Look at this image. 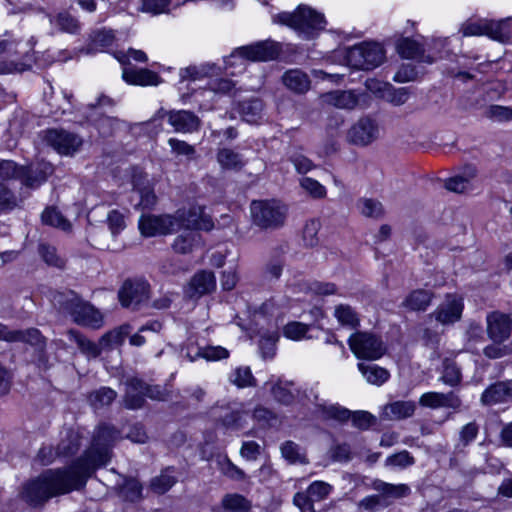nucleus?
Returning <instances> with one entry per match:
<instances>
[{"label": "nucleus", "instance_id": "72a5a7b5", "mask_svg": "<svg viewBox=\"0 0 512 512\" xmlns=\"http://www.w3.org/2000/svg\"><path fill=\"white\" fill-rule=\"evenodd\" d=\"M91 42L88 47L89 52L103 51L112 46L115 36L112 30L101 29L94 31L91 36Z\"/></svg>", "mask_w": 512, "mask_h": 512}, {"label": "nucleus", "instance_id": "c756f323", "mask_svg": "<svg viewBox=\"0 0 512 512\" xmlns=\"http://www.w3.org/2000/svg\"><path fill=\"white\" fill-rule=\"evenodd\" d=\"M49 20L52 25L64 33L77 34L81 30L79 20L67 11H62L55 16H50Z\"/></svg>", "mask_w": 512, "mask_h": 512}, {"label": "nucleus", "instance_id": "0eeeda50", "mask_svg": "<svg viewBox=\"0 0 512 512\" xmlns=\"http://www.w3.org/2000/svg\"><path fill=\"white\" fill-rule=\"evenodd\" d=\"M352 353L363 360H377L386 353V345L381 336L367 331H357L348 339Z\"/></svg>", "mask_w": 512, "mask_h": 512}, {"label": "nucleus", "instance_id": "1a4fd4ad", "mask_svg": "<svg viewBox=\"0 0 512 512\" xmlns=\"http://www.w3.org/2000/svg\"><path fill=\"white\" fill-rule=\"evenodd\" d=\"M118 298L124 308L139 310L148 303L150 285L143 279H127L118 291Z\"/></svg>", "mask_w": 512, "mask_h": 512}, {"label": "nucleus", "instance_id": "6e6552de", "mask_svg": "<svg viewBox=\"0 0 512 512\" xmlns=\"http://www.w3.org/2000/svg\"><path fill=\"white\" fill-rule=\"evenodd\" d=\"M385 58V51L378 43L363 42L357 44L347 51L346 59L349 66L371 70L378 67Z\"/></svg>", "mask_w": 512, "mask_h": 512}, {"label": "nucleus", "instance_id": "aec40b11", "mask_svg": "<svg viewBox=\"0 0 512 512\" xmlns=\"http://www.w3.org/2000/svg\"><path fill=\"white\" fill-rule=\"evenodd\" d=\"M373 489L379 492L387 502V507L392 505L396 500L407 497L411 493V489L406 484H390L381 480L373 482Z\"/></svg>", "mask_w": 512, "mask_h": 512}, {"label": "nucleus", "instance_id": "6e6d98bb", "mask_svg": "<svg viewBox=\"0 0 512 512\" xmlns=\"http://www.w3.org/2000/svg\"><path fill=\"white\" fill-rule=\"evenodd\" d=\"M18 206L17 197L5 184L0 182V214Z\"/></svg>", "mask_w": 512, "mask_h": 512}, {"label": "nucleus", "instance_id": "de8ad7c7", "mask_svg": "<svg viewBox=\"0 0 512 512\" xmlns=\"http://www.w3.org/2000/svg\"><path fill=\"white\" fill-rule=\"evenodd\" d=\"M199 235L193 232H187L176 237L173 243V249L180 254L192 252Z\"/></svg>", "mask_w": 512, "mask_h": 512}, {"label": "nucleus", "instance_id": "a19ab883", "mask_svg": "<svg viewBox=\"0 0 512 512\" xmlns=\"http://www.w3.org/2000/svg\"><path fill=\"white\" fill-rule=\"evenodd\" d=\"M396 47L400 56L406 59H416L424 52L422 44L410 38L399 39Z\"/></svg>", "mask_w": 512, "mask_h": 512}, {"label": "nucleus", "instance_id": "c03bdc74", "mask_svg": "<svg viewBox=\"0 0 512 512\" xmlns=\"http://www.w3.org/2000/svg\"><path fill=\"white\" fill-rule=\"evenodd\" d=\"M115 104L114 99L101 94L97 97L95 102L90 103L85 107V113H87L90 118H96L104 114L108 109L113 108Z\"/></svg>", "mask_w": 512, "mask_h": 512}, {"label": "nucleus", "instance_id": "603ef678", "mask_svg": "<svg viewBox=\"0 0 512 512\" xmlns=\"http://www.w3.org/2000/svg\"><path fill=\"white\" fill-rule=\"evenodd\" d=\"M321 224L316 219L306 222L303 229V241L307 247H315L319 243L318 232Z\"/></svg>", "mask_w": 512, "mask_h": 512}, {"label": "nucleus", "instance_id": "69168bd1", "mask_svg": "<svg viewBox=\"0 0 512 512\" xmlns=\"http://www.w3.org/2000/svg\"><path fill=\"white\" fill-rule=\"evenodd\" d=\"M330 457L335 462H349L352 459L351 447L347 443H336L331 446Z\"/></svg>", "mask_w": 512, "mask_h": 512}, {"label": "nucleus", "instance_id": "13d9d810", "mask_svg": "<svg viewBox=\"0 0 512 512\" xmlns=\"http://www.w3.org/2000/svg\"><path fill=\"white\" fill-rule=\"evenodd\" d=\"M332 491V486L324 481H314L307 488V493L315 502L326 499Z\"/></svg>", "mask_w": 512, "mask_h": 512}, {"label": "nucleus", "instance_id": "338daca9", "mask_svg": "<svg viewBox=\"0 0 512 512\" xmlns=\"http://www.w3.org/2000/svg\"><path fill=\"white\" fill-rule=\"evenodd\" d=\"M479 433V425L475 422H469L464 425L459 432V444L467 447L473 442Z\"/></svg>", "mask_w": 512, "mask_h": 512}, {"label": "nucleus", "instance_id": "423d86ee", "mask_svg": "<svg viewBox=\"0 0 512 512\" xmlns=\"http://www.w3.org/2000/svg\"><path fill=\"white\" fill-rule=\"evenodd\" d=\"M280 52V47L273 41H261L252 45L235 49L229 57L225 58L226 69L239 61L240 71L244 69L245 60L269 61L275 59Z\"/></svg>", "mask_w": 512, "mask_h": 512}, {"label": "nucleus", "instance_id": "e2e57ef3", "mask_svg": "<svg viewBox=\"0 0 512 512\" xmlns=\"http://www.w3.org/2000/svg\"><path fill=\"white\" fill-rule=\"evenodd\" d=\"M300 185L313 198L319 199L325 197L326 195L325 187L313 178H302Z\"/></svg>", "mask_w": 512, "mask_h": 512}, {"label": "nucleus", "instance_id": "dca6fc26", "mask_svg": "<svg viewBox=\"0 0 512 512\" xmlns=\"http://www.w3.org/2000/svg\"><path fill=\"white\" fill-rule=\"evenodd\" d=\"M53 173V166L48 162H38L28 167H21L20 180L29 188H37Z\"/></svg>", "mask_w": 512, "mask_h": 512}, {"label": "nucleus", "instance_id": "09e8293b", "mask_svg": "<svg viewBox=\"0 0 512 512\" xmlns=\"http://www.w3.org/2000/svg\"><path fill=\"white\" fill-rule=\"evenodd\" d=\"M441 380L450 386H456L460 383L461 371L454 361L450 359L444 360Z\"/></svg>", "mask_w": 512, "mask_h": 512}, {"label": "nucleus", "instance_id": "bf43d9fd", "mask_svg": "<svg viewBox=\"0 0 512 512\" xmlns=\"http://www.w3.org/2000/svg\"><path fill=\"white\" fill-rule=\"evenodd\" d=\"M196 356H201L208 361H218L225 359L229 356V351L222 346H207L199 348Z\"/></svg>", "mask_w": 512, "mask_h": 512}, {"label": "nucleus", "instance_id": "4be33fe9", "mask_svg": "<svg viewBox=\"0 0 512 512\" xmlns=\"http://www.w3.org/2000/svg\"><path fill=\"white\" fill-rule=\"evenodd\" d=\"M122 78L131 85L149 86L158 85L160 77L149 69L123 68Z\"/></svg>", "mask_w": 512, "mask_h": 512}, {"label": "nucleus", "instance_id": "6ab92c4d", "mask_svg": "<svg viewBox=\"0 0 512 512\" xmlns=\"http://www.w3.org/2000/svg\"><path fill=\"white\" fill-rule=\"evenodd\" d=\"M323 104L339 109H354L359 102L358 95L352 90H335L321 95Z\"/></svg>", "mask_w": 512, "mask_h": 512}, {"label": "nucleus", "instance_id": "bb28decb", "mask_svg": "<svg viewBox=\"0 0 512 512\" xmlns=\"http://www.w3.org/2000/svg\"><path fill=\"white\" fill-rule=\"evenodd\" d=\"M175 474V468L172 466L166 467L160 473L150 481V489L152 492L158 495L165 494L169 491L176 483L177 477Z\"/></svg>", "mask_w": 512, "mask_h": 512}, {"label": "nucleus", "instance_id": "393cba45", "mask_svg": "<svg viewBox=\"0 0 512 512\" xmlns=\"http://www.w3.org/2000/svg\"><path fill=\"white\" fill-rule=\"evenodd\" d=\"M270 392L275 401L282 405H291L298 398L300 390L292 381L278 380L271 384Z\"/></svg>", "mask_w": 512, "mask_h": 512}, {"label": "nucleus", "instance_id": "680f3d73", "mask_svg": "<svg viewBox=\"0 0 512 512\" xmlns=\"http://www.w3.org/2000/svg\"><path fill=\"white\" fill-rule=\"evenodd\" d=\"M145 397L155 401H167L171 397L170 391L160 385H149L143 381V387Z\"/></svg>", "mask_w": 512, "mask_h": 512}, {"label": "nucleus", "instance_id": "39448f33", "mask_svg": "<svg viewBox=\"0 0 512 512\" xmlns=\"http://www.w3.org/2000/svg\"><path fill=\"white\" fill-rule=\"evenodd\" d=\"M287 211V207L277 200H254L250 204L252 223L261 230L281 228Z\"/></svg>", "mask_w": 512, "mask_h": 512}, {"label": "nucleus", "instance_id": "79ce46f5", "mask_svg": "<svg viewBox=\"0 0 512 512\" xmlns=\"http://www.w3.org/2000/svg\"><path fill=\"white\" fill-rule=\"evenodd\" d=\"M222 507L231 512H248L252 504L243 495L234 493L226 494L222 499Z\"/></svg>", "mask_w": 512, "mask_h": 512}, {"label": "nucleus", "instance_id": "a878e982", "mask_svg": "<svg viewBox=\"0 0 512 512\" xmlns=\"http://www.w3.org/2000/svg\"><path fill=\"white\" fill-rule=\"evenodd\" d=\"M283 84L291 91L303 94L310 89L309 76L300 69H290L282 76Z\"/></svg>", "mask_w": 512, "mask_h": 512}, {"label": "nucleus", "instance_id": "412c9836", "mask_svg": "<svg viewBox=\"0 0 512 512\" xmlns=\"http://www.w3.org/2000/svg\"><path fill=\"white\" fill-rule=\"evenodd\" d=\"M124 404L128 409H140L145 403L143 380L137 377L127 379Z\"/></svg>", "mask_w": 512, "mask_h": 512}, {"label": "nucleus", "instance_id": "2f4dec72", "mask_svg": "<svg viewBox=\"0 0 512 512\" xmlns=\"http://www.w3.org/2000/svg\"><path fill=\"white\" fill-rule=\"evenodd\" d=\"M68 335L70 340H73L81 352L88 357L97 358L101 354L102 350H104V347L100 345V342L98 344L94 343L76 330H69Z\"/></svg>", "mask_w": 512, "mask_h": 512}, {"label": "nucleus", "instance_id": "4d7b16f0", "mask_svg": "<svg viewBox=\"0 0 512 512\" xmlns=\"http://www.w3.org/2000/svg\"><path fill=\"white\" fill-rule=\"evenodd\" d=\"M262 103L259 100H252L243 106V120L250 125L259 124Z\"/></svg>", "mask_w": 512, "mask_h": 512}, {"label": "nucleus", "instance_id": "4468645a", "mask_svg": "<svg viewBox=\"0 0 512 512\" xmlns=\"http://www.w3.org/2000/svg\"><path fill=\"white\" fill-rule=\"evenodd\" d=\"M462 298L448 294L444 302L431 314L441 324H453L460 320L463 311Z\"/></svg>", "mask_w": 512, "mask_h": 512}, {"label": "nucleus", "instance_id": "20e7f679", "mask_svg": "<svg viewBox=\"0 0 512 512\" xmlns=\"http://www.w3.org/2000/svg\"><path fill=\"white\" fill-rule=\"evenodd\" d=\"M273 22L292 28L300 37L307 40L315 37L326 25L323 14L306 5H299L292 13L282 12L274 15Z\"/></svg>", "mask_w": 512, "mask_h": 512}, {"label": "nucleus", "instance_id": "4c0bfd02", "mask_svg": "<svg viewBox=\"0 0 512 512\" xmlns=\"http://www.w3.org/2000/svg\"><path fill=\"white\" fill-rule=\"evenodd\" d=\"M347 142L355 146H367L379 138V130H346Z\"/></svg>", "mask_w": 512, "mask_h": 512}, {"label": "nucleus", "instance_id": "9d476101", "mask_svg": "<svg viewBox=\"0 0 512 512\" xmlns=\"http://www.w3.org/2000/svg\"><path fill=\"white\" fill-rule=\"evenodd\" d=\"M153 127L170 125L174 128H195L200 125L199 118L187 110H165L160 108L146 123Z\"/></svg>", "mask_w": 512, "mask_h": 512}, {"label": "nucleus", "instance_id": "052dcab7", "mask_svg": "<svg viewBox=\"0 0 512 512\" xmlns=\"http://www.w3.org/2000/svg\"><path fill=\"white\" fill-rule=\"evenodd\" d=\"M231 381L238 387L255 386V379L249 367H239L231 375Z\"/></svg>", "mask_w": 512, "mask_h": 512}, {"label": "nucleus", "instance_id": "f8f14e48", "mask_svg": "<svg viewBox=\"0 0 512 512\" xmlns=\"http://www.w3.org/2000/svg\"><path fill=\"white\" fill-rule=\"evenodd\" d=\"M44 138L61 154L70 155L78 151L83 139L70 130H46Z\"/></svg>", "mask_w": 512, "mask_h": 512}, {"label": "nucleus", "instance_id": "5701e85b", "mask_svg": "<svg viewBox=\"0 0 512 512\" xmlns=\"http://www.w3.org/2000/svg\"><path fill=\"white\" fill-rule=\"evenodd\" d=\"M416 410L414 401H395L386 404L382 409L381 417L384 420H402L413 416Z\"/></svg>", "mask_w": 512, "mask_h": 512}, {"label": "nucleus", "instance_id": "0e129e2a", "mask_svg": "<svg viewBox=\"0 0 512 512\" xmlns=\"http://www.w3.org/2000/svg\"><path fill=\"white\" fill-rule=\"evenodd\" d=\"M221 472L234 480H245L246 474L243 470L234 465L227 457L220 458L218 461Z\"/></svg>", "mask_w": 512, "mask_h": 512}, {"label": "nucleus", "instance_id": "ea45409f", "mask_svg": "<svg viewBox=\"0 0 512 512\" xmlns=\"http://www.w3.org/2000/svg\"><path fill=\"white\" fill-rule=\"evenodd\" d=\"M41 219L44 224L59 228L63 231H68L71 228V223L55 207H47L43 211Z\"/></svg>", "mask_w": 512, "mask_h": 512}, {"label": "nucleus", "instance_id": "37998d69", "mask_svg": "<svg viewBox=\"0 0 512 512\" xmlns=\"http://www.w3.org/2000/svg\"><path fill=\"white\" fill-rule=\"evenodd\" d=\"M334 316L336 317L338 322L343 326H349L351 328H356L360 323L358 314L349 305L340 304V305L336 306L335 311H334Z\"/></svg>", "mask_w": 512, "mask_h": 512}, {"label": "nucleus", "instance_id": "c85d7f7f", "mask_svg": "<svg viewBox=\"0 0 512 512\" xmlns=\"http://www.w3.org/2000/svg\"><path fill=\"white\" fill-rule=\"evenodd\" d=\"M81 446V437L75 430L68 429L57 445V455L66 458L76 454Z\"/></svg>", "mask_w": 512, "mask_h": 512}, {"label": "nucleus", "instance_id": "f257e3e1", "mask_svg": "<svg viewBox=\"0 0 512 512\" xmlns=\"http://www.w3.org/2000/svg\"><path fill=\"white\" fill-rule=\"evenodd\" d=\"M87 480L72 463L63 469H48L23 485L22 498L30 506L39 507L49 499L79 490Z\"/></svg>", "mask_w": 512, "mask_h": 512}, {"label": "nucleus", "instance_id": "49530a36", "mask_svg": "<svg viewBox=\"0 0 512 512\" xmlns=\"http://www.w3.org/2000/svg\"><path fill=\"white\" fill-rule=\"evenodd\" d=\"M13 342H24L33 346H44V338L36 328L13 330Z\"/></svg>", "mask_w": 512, "mask_h": 512}, {"label": "nucleus", "instance_id": "cd10ccee", "mask_svg": "<svg viewBox=\"0 0 512 512\" xmlns=\"http://www.w3.org/2000/svg\"><path fill=\"white\" fill-rule=\"evenodd\" d=\"M433 294L424 289L410 292L402 302V306L411 311H425L432 301Z\"/></svg>", "mask_w": 512, "mask_h": 512}, {"label": "nucleus", "instance_id": "774afa93", "mask_svg": "<svg viewBox=\"0 0 512 512\" xmlns=\"http://www.w3.org/2000/svg\"><path fill=\"white\" fill-rule=\"evenodd\" d=\"M486 114L489 118L498 122L510 121L512 120V107L491 105Z\"/></svg>", "mask_w": 512, "mask_h": 512}, {"label": "nucleus", "instance_id": "7ed1b4c3", "mask_svg": "<svg viewBox=\"0 0 512 512\" xmlns=\"http://www.w3.org/2000/svg\"><path fill=\"white\" fill-rule=\"evenodd\" d=\"M53 303L59 310L69 314L74 322L82 326L100 328L103 317L90 303L83 301L74 291L56 292Z\"/></svg>", "mask_w": 512, "mask_h": 512}, {"label": "nucleus", "instance_id": "5fc2aeb1", "mask_svg": "<svg viewBox=\"0 0 512 512\" xmlns=\"http://www.w3.org/2000/svg\"><path fill=\"white\" fill-rule=\"evenodd\" d=\"M282 456L290 463H307L303 454L300 453L299 446L293 441H286L281 446Z\"/></svg>", "mask_w": 512, "mask_h": 512}, {"label": "nucleus", "instance_id": "7c9ffc66", "mask_svg": "<svg viewBox=\"0 0 512 512\" xmlns=\"http://www.w3.org/2000/svg\"><path fill=\"white\" fill-rule=\"evenodd\" d=\"M358 369L368 383L377 386L385 383L390 376L386 369L375 364L359 363Z\"/></svg>", "mask_w": 512, "mask_h": 512}, {"label": "nucleus", "instance_id": "58836bf2", "mask_svg": "<svg viewBox=\"0 0 512 512\" xmlns=\"http://www.w3.org/2000/svg\"><path fill=\"white\" fill-rule=\"evenodd\" d=\"M117 393L109 387H101L92 391L88 396V401L94 409H101L110 405L116 398Z\"/></svg>", "mask_w": 512, "mask_h": 512}, {"label": "nucleus", "instance_id": "864d4df0", "mask_svg": "<svg viewBox=\"0 0 512 512\" xmlns=\"http://www.w3.org/2000/svg\"><path fill=\"white\" fill-rule=\"evenodd\" d=\"M38 252L41 258L50 266H54L57 268H62L64 266V261L57 255L56 248L46 244L41 243L38 247Z\"/></svg>", "mask_w": 512, "mask_h": 512}, {"label": "nucleus", "instance_id": "2eb2a0df", "mask_svg": "<svg viewBox=\"0 0 512 512\" xmlns=\"http://www.w3.org/2000/svg\"><path fill=\"white\" fill-rule=\"evenodd\" d=\"M512 331V321L506 314L493 312L487 317V332L489 338L495 343L507 340Z\"/></svg>", "mask_w": 512, "mask_h": 512}, {"label": "nucleus", "instance_id": "f3484780", "mask_svg": "<svg viewBox=\"0 0 512 512\" xmlns=\"http://www.w3.org/2000/svg\"><path fill=\"white\" fill-rule=\"evenodd\" d=\"M216 287V279L210 271L197 272L188 283L185 293L189 298H199L212 292Z\"/></svg>", "mask_w": 512, "mask_h": 512}, {"label": "nucleus", "instance_id": "b1692460", "mask_svg": "<svg viewBox=\"0 0 512 512\" xmlns=\"http://www.w3.org/2000/svg\"><path fill=\"white\" fill-rule=\"evenodd\" d=\"M133 191L137 194L139 202L135 205L136 208L152 209L157 202V197L154 190L149 185L148 181H144L142 176H133Z\"/></svg>", "mask_w": 512, "mask_h": 512}, {"label": "nucleus", "instance_id": "a211bd4d", "mask_svg": "<svg viewBox=\"0 0 512 512\" xmlns=\"http://www.w3.org/2000/svg\"><path fill=\"white\" fill-rule=\"evenodd\" d=\"M512 401V380L499 381L487 387L481 395L484 405H495Z\"/></svg>", "mask_w": 512, "mask_h": 512}, {"label": "nucleus", "instance_id": "8fccbe9b", "mask_svg": "<svg viewBox=\"0 0 512 512\" xmlns=\"http://www.w3.org/2000/svg\"><path fill=\"white\" fill-rule=\"evenodd\" d=\"M126 216L117 209L110 210L106 217V223L113 236H117L126 228Z\"/></svg>", "mask_w": 512, "mask_h": 512}, {"label": "nucleus", "instance_id": "e433bc0d", "mask_svg": "<svg viewBox=\"0 0 512 512\" xmlns=\"http://www.w3.org/2000/svg\"><path fill=\"white\" fill-rule=\"evenodd\" d=\"M188 226L194 229L210 231L214 223L210 216L204 214L202 207H192L188 212Z\"/></svg>", "mask_w": 512, "mask_h": 512}, {"label": "nucleus", "instance_id": "473e14b6", "mask_svg": "<svg viewBox=\"0 0 512 512\" xmlns=\"http://www.w3.org/2000/svg\"><path fill=\"white\" fill-rule=\"evenodd\" d=\"M317 408L324 420H334L339 423H343L348 421L351 417L350 410L337 404H321L318 405Z\"/></svg>", "mask_w": 512, "mask_h": 512}, {"label": "nucleus", "instance_id": "f704fd0d", "mask_svg": "<svg viewBox=\"0 0 512 512\" xmlns=\"http://www.w3.org/2000/svg\"><path fill=\"white\" fill-rule=\"evenodd\" d=\"M485 35L493 40L505 42L510 38L511 31L508 20H487Z\"/></svg>", "mask_w": 512, "mask_h": 512}, {"label": "nucleus", "instance_id": "ddd939ff", "mask_svg": "<svg viewBox=\"0 0 512 512\" xmlns=\"http://www.w3.org/2000/svg\"><path fill=\"white\" fill-rule=\"evenodd\" d=\"M211 414L223 427L234 430L242 428L246 416L242 404L237 402L217 405L212 408Z\"/></svg>", "mask_w": 512, "mask_h": 512}, {"label": "nucleus", "instance_id": "c9c22d12", "mask_svg": "<svg viewBox=\"0 0 512 512\" xmlns=\"http://www.w3.org/2000/svg\"><path fill=\"white\" fill-rule=\"evenodd\" d=\"M130 332L131 326L129 324H124L118 329L109 331L104 334L100 338V345L104 347V349L119 346L124 342L125 338L130 334Z\"/></svg>", "mask_w": 512, "mask_h": 512}, {"label": "nucleus", "instance_id": "a18cd8bd", "mask_svg": "<svg viewBox=\"0 0 512 512\" xmlns=\"http://www.w3.org/2000/svg\"><path fill=\"white\" fill-rule=\"evenodd\" d=\"M217 160L224 169L239 170L244 165L241 156L227 148L219 150Z\"/></svg>", "mask_w": 512, "mask_h": 512}, {"label": "nucleus", "instance_id": "f03ea898", "mask_svg": "<svg viewBox=\"0 0 512 512\" xmlns=\"http://www.w3.org/2000/svg\"><path fill=\"white\" fill-rule=\"evenodd\" d=\"M119 438V432L111 425L101 424L94 432L91 446L73 464L87 480L94 471L105 466L111 459V449Z\"/></svg>", "mask_w": 512, "mask_h": 512}, {"label": "nucleus", "instance_id": "9b49d317", "mask_svg": "<svg viewBox=\"0 0 512 512\" xmlns=\"http://www.w3.org/2000/svg\"><path fill=\"white\" fill-rule=\"evenodd\" d=\"M178 220L171 215L143 214L139 219V229L142 235L153 237L172 233Z\"/></svg>", "mask_w": 512, "mask_h": 512}, {"label": "nucleus", "instance_id": "3c124183", "mask_svg": "<svg viewBox=\"0 0 512 512\" xmlns=\"http://www.w3.org/2000/svg\"><path fill=\"white\" fill-rule=\"evenodd\" d=\"M213 69L214 65L210 64L201 65L199 67L189 66L180 70V78L182 81L201 79L205 76H208Z\"/></svg>", "mask_w": 512, "mask_h": 512}]
</instances>
